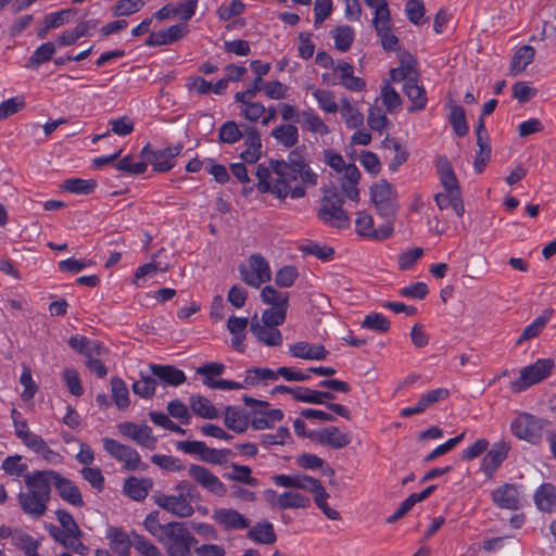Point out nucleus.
Instances as JSON below:
<instances>
[{
	"label": "nucleus",
	"mask_w": 556,
	"mask_h": 556,
	"mask_svg": "<svg viewBox=\"0 0 556 556\" xmlns=\"http://www.w3.org/2000/svg\"><path fill=\"white\" fill-rule=\"evenodd\" d=\"M224 417L225 426L237 433L244 432L249 427L248 416L239 407L227 406Z\"/></svg>",
	"instance_id": "72a5a7b5"
},
{
	"label": "nucleus",
	"mask_w": 556,
	"mask_h": 556,
	"mask_svg": "<svg viewBox=\"0 0 556 556\" xmlns=\"http://www.w3.org/2000/svg\"><path fill=\"white\" fill-rule=\"evenodd\" d=\"M153 482L150 479L130 477L125 480L124 492L135 501H142L148 496Z\"/></svg>",
	"instance_id": "f704fd0d"
},
{
	"label": "nucleus",
	"mask_w": 556,
	"mask_h": 556,
	"mask_svg": "<svg viewBox=\"0 0 556 556\" xmlns=\"http://www.w3.org/2000/svg\"><path fill=\"white\" fill-rule=\"evenodd\" d=\"M63 531L64 530L54 525H50L48 527V532L55 542L78 555H87L88 547L81 542V540L74 539V536L72 538L70 534L67 535V533H64Z\"/></svg>",
	"instance_id": "c85d7f7f"
},
{
	"label": "nucleus",
	"mask_w": 556,
	"mask_h": 556,
	"mask_svg": "<svg viewBox=\"0 0 556 556\" xmlns=\"http://www.w3.org/2000/svg\"><path fill=\"white\" fill-rule=\"evenodd\" d=\"M301 489H290L281 493L279 500V509L308 508L311 498L300 492Z\"/></svg>",
	"instance_id": "473e14b6"
},
{
	"label": "nucleus",
	"mask_w": 556,
	"mask_h": 556,
	"mask_svg": "<svg viewBox=\"0 0 556 556\" xmlns=\"http://www.w3.org/2000/svg\"><path fill=\"white\" fill-rule=\"evenodd\" d=\"M105 538L109 541L110 548L117 556H130V548L134 546L128 533L118 527H109Z\"/></svg>",
	"instance_id": "5701e85b"
},
{
	"label": "nucleus",
	"mask_w": 556,
	"mask_h": 556,
	"mask_svg": "<svg viewBox=\"0 0 556 556\" xmlns=\"http://www.w3.org/2000/svg\"><path fill=\"white\" fill-rule=\"evenodd\" d=\"M396 191L387 180H381L370 189L371 201L378 214L384 218H394L399 204Z\"/></svg>",
	"instance_id": "6e6552de"
},
{
	"label": "nucleus",
	"mask_w": 556,
	"mask_h": 556,
	"mask_svg": "<svg viewBox=\"0 0 556 556\" xmlns=\"http://www.w3.org/2000/svg\"><path fill=\"white\" fill-rule=\"evenodd\" d=\"M151 462L168 471H180L185 468L184 463L179 458L169 455L154 454L151 456Z\"/></svg>",
	"instance_id": "e2e57ef3"
},
{
	"label": "nucleus",
	"mask_w": 556,
	"mask_h": 556,
	"mask_svg": "<svg viewBox=\"0 0 556 556\" xmlns=\"http://www.w3.org/2000/svg\"><path fill=\"white\" fill-rule=\"evenodd\" d=\"M240 103L242 104L241 114L250 122L258 121L266 112L264 104L254 102L253 99Z\"/></svg>",
	"instance_id": "0e129e2a"
},
{
	"label": "nucleus",
	"mask_w": 556,
	"mask_h": 556,
	"mask_svg": "<svg viewBox=\"0 0 556 556\" xmlns=\"http://www.w3.org/2000/svg\"><path fill=\"white\" fill-rule=\"evenodd\" d=\"M131 389L136 395L142 399H151L155 394L156 380L152 375L140 372V379L134 382Z\"/></svg>",
	"instance_id": "c03bdc74"
},
{
	"label": "nucleus",
	"mask_w": 556,
	"mask_h": 556,
	"mask_svg": "<svg viewBox=\"0 0 556 556\" xmlns=\"http://www.w3.org/2000/svg\"><path fill=\"white\" fill-rule=\"evenodd\" d=\"M333 71L338 73L340 84L348 90L362 91L365 89L366 83L362 78L354 76L352 64L341 61L336 64Z\"/></svg>",
	"instance_id": "a878e982"
},
{
	"label": "nucleus",
	"mask_w": 556,
	"mask_h": 556,
	"mask_svg": "<svg viewBox=\"0 0 556 556\" xmlns=\"http://www.w3.org/2000/svg\"><path fill=\"white\" fill-rule=\"evenodd\" d=\"M188 33V25L176 24L168 28L161 29L156 33H151L147 39L148 46H166L170 45Z\"/></svg>",
	"instance_id": "b1692460"
},
{
	"label": "nucleus",
	"mask_w": 556,
	"mask_h": 556,
	"mask_svg": "<svg viewBox=\"0 0 556 556\" xmlns=\"http://www.w3.org/2000/svg\"><path fill=\"white\" fill-rule=\"evenodd\" d=\"M17 498L18 504L25 514L34 518H39L45 515L49 498H46L38 493H34L30 490L21 492Z\"/></svg>",
	"instance_id": "412c9836"
},
{
	"label": "nucleus",
	"mask_w": 556,
	"mask_h": 556,
	"mask_svg": "<svg viewBox=\"0 0 556 556\" xmlns=\"http://www.w3.org/2000/svg\"><path fill=\"white\" fill-rule=\"evenodd\" d=\"M55 515H56L58 521L61 525L60 528L62 530H64L63 531L64 533H67V535L70 534L72 538L74 536V539H78V540L81 539L83 532L79 529V527H78L77 522L75 521V519L73 518V516L68 511L63 510V509H58Z\"/></svg>",
	"instance_id": "603ef678"
},
{
	"label": "nucleus",
	"mask_w": 556,
	"mask_h": 556,
	"mask_svg": "<svg viewBox=\"0 0 556 556\" xmlns=\"http://www.w3.org/2000/svg\"><path fill=\"white\" fill-rule=\"evenodd\" d=\"M341 115L349 128H358L364 123V116L348 99H341Z\"/></svg>",
	"instance_id": "49530a36"
},
{
	"label": "nucleus",
	"mask_w": 556,
	"mask_h": 556,
	"mask_svg": "<svg viewBox=\"0 0 556 556\" xmlns=\"http://www.w3.org/2000/svg\"><path fill=\"white\" fill-rule=\"evenodd\" d=\"M168 556H191V547L197 539L181 522H172L161 541Z\"/></svg>",
	"instance_id": "39448f33"
},
{
	"label": "nucleus",
	"mask_w": 556,
	"mask_h": 556,
	"mask_svg": "<svg viewBox=\"0 0 556 556\" xmlns=\"http://www.w3.org/2000/svg\"><path fill=\"white\" fill-rule=\"evenodd\" d=\"M553 313L554 311L552 308L544 309L539 317L523 329L520 337L517 339L516 344L521 345L525 341L536 338L551 320Z\"/></svg>",
	"instance_id": "2f4dec72"
},
{
	"label": "nucleus",
	"mask_w": 556,
	"mask_h": 556,
	"mask_svg": "<svg viewBox=\"0 0 556 556\" xmlns=\"http://www.w3.org/2000/svg\"><path fill=\"white\" fill-rule=\"evenodd\" d=\"M299 277L298 269L294 266L287 265L281 267L275 276V283L280 288L291 287Z\"/></svg>",
	"instance_id": "774afa93"
},
{
	"label": "nucleus",
	"mask_w": 556,
	"mask_h": 556,
	"mask_svg": "<svg viewBox=\"0 0 556 556\" xmlns=\"http://www.w3.org/2000/svg\"><path fill=\"white\" fill-rule=\"evenodd\" d=\"M256 188L261 193L270 192L279 199L305 195V186L317 185V174L306 164L302 154L294 150L288 160H270L269 167L260 164L256 168Z\"/></svg>",
	"instance_id": "f257e3e1"
},
{
	"label": "nucleus",
	"mask_w": 556,
	"mask_h": 556,
	"mask_svg": "<svg viewBox=\"0 0 556 556\" xmlns=\"http://www.w3.org/2000/svg\"><path fill=\"white\" fill-rule=\"evenodd\" d=\"M149 369L156 382L159 381L165 386L178 387L186 381L185 372L172 365L152 364Z\"/></svg>",
	"instance_id": "4be33fe9"
},
{
	"label": "nucleus",
	"mask_w": 556,
	"mask_h": 556,
	"mask_svg": "<svg viewBox=\"0 0 556 556\" xmlns=\"http://www.w3.org/2000/svg\"><path fill=\"white\" fill-rule=\"evenodd\" d=\"M80 475L93 489L102 491L104 489V477L100 468L84 466Z\"/></svg>",
	"instance_id": "bf43d9fd"
},
{
	"label": "nucleus",
	"mask_w": 556,
	"mask_h": 556,
	"mask_svg": "<svg viewBox=\"0 0 556 556\" xmlns=\"http://www.w3.org/2000/svg\"><path fill=\"white\" fill-rule=\"evenodd\" d=\"M510 446L505 441H498L493 444L492 448L485 454L481 462V470L489 478H493L496 470L506 459Z\"/></svg>",
	"instance_id": "4468645a"
},
{
	"label": "nucleus",
	"mask_w": 556,
	"mask_h": 556,
	"mask_svg": "<svg viewBox=\"0 0 556 556\" xmlns=\"http://www.w3.org/2000/svg\"><path fill=\"white\" fill-rule=\"evenodd\" d=\"M247 538L264 545H271L277 541L274 526L269 521L257 522L251 527L247 533Z\"/></svg>",
	"instance_id": "7c9ffc66"
},
{
	"label": "nucleus",
	"mask_w": 556,
	"mask_h": 556,
	"mask_svg": "<svg viewBox=\"0 0 556 556\" xmlns=\"http://www.w3.org/2000/svg\"><path fill=\"white\" fill-rule=\"evenodd\" d=\"M238 270L241 279L253 288H258L262 283L271 279L269 264L261 254H252L249 258V265H240Z\"/></svg>",
	"instance_id": "1a4fd4ad"
},
{
	"label": "nucleus",
	"mask_w": 556,
	"mask_h": 556,
	"mask_svg": "<svg viewBox=\"0 0 556 556\" xmlns=\"http://www.w3.org/2000/svg\"><path fill=\"white\" fill-rule=\"evenodd\" d=\"M155 503L159 507L180 518L190 517L194 513L192 505L181 495L160 494L155 496Z\"/></svg>",
	"instance_id": "2eb2a0df"
},
{
	"label": "nucleus",
	"mask_w": 556,
	"mask_h": 556,
	"mask_svg": "<svg viewBox=\"0 0 556 556\" xmlns=\"http://www.w3.org/2000/svg\"><path fill=\"white\" fill-rule=\"evenodd\" d=\"M334 46L338 50L348 51L354 41V30L348 25L338 26L333 29Z\"/></svg>",
	"instance_id": "3c124183"
},
{
	"label": "nucleus",
	"mask_w": 556,
	"mask_h": 556,
	"mask_svg": "<svg viewBox=\"0 0 556 556\" xmlns=\"http://www.w3.org/2000/svg\"><path fill=\"white\" fill-rule=\"evenodd\" d=\"M230 467L232 471L226 475L229 480L241 482L250 486H256L258 484L257 479L251 476L252 470L249 466L233 463Z\"/></svg>",
	"instance_id": "8fccbe9b"
},
{
	"label": "nucleus",
	"mask_w": 556,
	"mask_h": 556,
	"mask_svg": "<svg viewBox=\"0 0 556 556\" xmlns=\"http://www.w3.org/2000/svg\"><path fill=\"white\" fill-rule=\"evenodd\" d=\"M318 105L327 113H334L338 111V104L332 91L325 89H315L313 92Z\"/></svg>",
	"instance_id": "13d9d810"
},
{
	"label": "nucleus",
	"mask_w": 556,
	"mask_h": 556,
	"mask_svg": "<svg viewBox=\"0 0 556 556\" xmlns=\"http://www.w3.org/2000/svg\"><path fill=\"white\" fill-rule=\"evenodd\" d=\"M548 424L547 419L525 413L513 420L510 430L518 439L539 444L542 441V432Z\"/></svg>",
	"instance_id": "423d86ee"
},
{
	"label": "nucleus",
	"mask_w": 556,
	"mask_h": 556,
	"mask_svg": "<svg viewBox=\"0 0 556 556\" xmlns=\"http://www.w3.org/2000/svg\"><path fill=\"white\" fill-rule=\"evenodd\" d=\"M384 149L392 150L394 152L393 157L390 160L389 168L391 172H396L399 167L404 164L408 159V151L402 147L395 139L386 137L382 141Z\"/></svg>",
	"instance_id": "58836bf2"
},
{
	"label": "nucleus",
	"mask_w": 556,
	"mask_h": 556,
	"mask_svg": "<svg viewBox=\"0 0 556 556\" xmlns=\"http://www.w3.org/2000/svg\"><path fill=\"white\" fill-rule=\"evenodd\" d=\"M289 352L293 357L303 359L323 361L328 352L321 344H311L306 341H300L289 346Z\"/></svg>",
	"instance_id": "393cba45"
},
{
	"label": "nucleus",
	"mask_w": 556,
	"mask_h": 556,
	"mask_svg": "<svg viewBox=\"0 0 556 556\" xmlns=\"http://www.w3.org/2000/svg\"><path fill=\"white\" fill-rule=\"evenodd\" d=\"M250 330L261 343L267 346H279L282 344V334L277 326H269L257 320V315L252 318Z\"/></svg>",
	"instance_id": "6ab92c4d"
},
{
	"label": "nucleus",
	"mask_w": 556,
	"mask_h": 556,
	"mask_svg": "<svg viewBox=\"0 0 556 556\" xmlns=\"http://www.w3.org/2000/svg\"><path fill=\"white\" fill-rule=\"evenodd\" d=\"M555 367L552 358H538L519 371V377L510 382V389L514 392H522L533 384L540 383L547 379Z\"/></svg>",
	"instance_id": "20e7f679"
},
{
	"label": "nucleus",
	"mask_w": 556,
	"mask_h": 556,
	"mask_svg": "<svg viewBox=\"0 0 556 556\" xmlns=\"http://www.w3.org/2000/svg\"><path fill=\"white\" fill-rule=\"evenodd\" d=\"M304 118L305 127L316 134L328 135L330 132L329 127L324 123V121L313 112L303 111L301 114Z\"/></svg>",
	"instance_id": "680f3d73"
},
{
	"label": "nucleus",
	"mask_w": 556,
	"mask_h": 556,
	"mask_svg": "<svg viewBox=\"0 0 556 556\" xmlns=\"http://www.w3.org/2000/svg\"><path fill=\"white\" fill-rule=\"evenodd\" d=\"M445 193H438L434 201L440 210L452 207L457 216H463L465 208L459 190H445Z\"/></svg>",
	"instance_id": "c9c22d12"
},
{
	"label": "nucleus",
	"mask_w": 556,
	"mask_h": 556,
	"mask_svg": "<svg viewBox=\"0 0 556 556\" xmlns=\"http://www.w3.org/2000/svg\"><path fill=\"white\" fill-rule=\"evenodd\" d=\"M491 497L492 502L502 509L517 510L521 506L518 489L513 483H505L496 488Z\"/></svg>",
	"instance_id": "dca6fc26"
},
{
	"label": "nucleus",
	"mask_w": 556,
	"mask_h": 556,
	"mask_svg": "<svg viewBox=\"0 0 556 556\" xmlns=\"http://www.w3.org/2000/svg\"><path fill=\"white\" fill-rule=\"evenodd\" d=\"M534 55L535 49L533 47L525 45L521 48H519L514 54L510 62V75L516 76L522 73L526 70V67L533 62Z\"/></svg>",
	"instance_id": "4c0bfd02"
},
{
	"label": "nucleus",
	"mask_w": 556,
	"mask_h": 556,
	"mask_svg": "<svg viewBox=\"0 0 556 556\" xmlns=\"http://www.w3.org/2000/svg\"><path fill=\"white\" fill-rule=\"evenodd\" d=\"M182 148V144H176L163 150H152L151 146L148 143L143 147L141 155L147 162L153 165L155 172L164 173L174 167V159L180 154Z\"/></svg>",
	"instance_id": "9b49d317"
},
{
	"label": "nucleus",
	"mask_w": 556,
	"mask_h": 556,
	"mask_svg": "<svg viewBox=\"0 0 556 556\" xmlns=\"http://www.w3.org/2000/svg\"><path fill=\"white\" fill-rule=\"evenodd\" d=\"M53 470H41L26 473L24 482L27 490L38 493L50 500L51 485L53 484Z\"/></svg>",
	"instance_id": "a211bd4d"
},
{
	"label": "nucleus",
	"mask_w": 556,
	"mask_h": 556,
	"mask_svg": "<svg viewBox=\"0 0 556 556\" xmlns=\"http://www.w3.org/2000/svg\"><path fill=\"white\" fill-rule=\"evenodd\" d=\"M198 0H184L178 4H166L154 13V18L164 21L173 17H180L184 21H189L195 13Z\"/></svg>",
	"instance_id": "f3484780"
},
{
	"label": "nucleus",
	"mask_w": 556,
	"mask_h": 556,
	"mask_svg": "<svg viewBox=\"0 0 556 556\" xmlns=\"http://www.w3.org/2000/svg\"><path fill=\"white\" fill-rule=\"evenodd\" d=\"M343 198L336 191L331 189H325V194L321 199V205L317 212V217L325 223L326 225L344 229L350 225V217L348 213L343 210Z\"/></svg>",
	"instance_id": "7ed1b4c3"
},
{
	"label": "nucleus",
	"mask_w": 556,
	"mask_h": 556,
	"mask_svg": "<svg viewBox=\"0 0 556 556\" xmlns=\"http://www.w3.org/2000/svg\"><path fill=\"white\" fill-rule=\"evenodd\" d=\"M378 36L380 37L381 45L386 50L393 51L397 46V38L395 35L391 33V22L390 18L384 21H380L374 24Z\"/></svg>",
	"instance_id": "de8ad7c7"
},
{
	"label": "nucleus",
	"mask_w": 556,
	"mask_h": 556,
	"mask_svg": "<svg viewBox=\"0 0 556 556\" xmlns=\"http://www.w3.org/2000/svg\"><path fill=\"white\" fill-rule=\"evenodd\" d=\"M103 448L111 457L123 464V469L126 471L146 470L148 465L141 462L139 453L131 446L122 444L121 442L111 439H102Z\"/></svg>",
	"instance_id": "0eeeda50"
},
{
	"label": "nucleus",
	"mask_w": 556,
	"mask_h": 556,
	"mask_svg": "<svg viewBox=\"0 0 556 556\" xmlns=\"http://www.w3.org/2000/svg\"><path fill=\"white\" fill-rule=\"evenodd\" d=\"M270 135L276 140L277 144L286 149L293 148L299 141V129L295 125L290 123L276 126Z\"/></svg>",
	"instance_id": "c756f323"
},
{
	"label": "nucleus",
	"mask_w": 556,
	"mask_h": 556,
	"mask_svg": "<svg viewBox=\"0 0 556 556\" xmlns=\"http://www.w3.org/2000/svg\"><path fill=\"white\" fill-rule=\"evenodd\" d=\"M534 503L541 511H556V488L552 483H543L533 495Z\"/></svg>",
	"instance_id": "cd10ccee"
},
{
	"label": "nucleus",
	"mask_w": 556,
	"mask_h": 556,
	"mask_svg": "<svg viewBox=\"0 0 556 556\" xmlns=\"http://www.w3.org/2000/svg\"><path fill=\"white\" fill-rule=\"evenodd\" d=\"M448 121L453 127L454 132L458 137H464L468 134L469 127L466 119V113L463 106L452 104Z\"/></svg>",
	"instance_id": "37998d69"
},
{
	"label": "nucleus",
	"mask_w": 556,
	"mask_h": 556,
	"mask_svg": "<svg viewBox=\"0 0 556 556\" xmlns=\"http://www.w3.org/2000/svg\"><path fill=\"white\" fill-rule=\"evenodd\" d=\"M212 519L226 531L250 528V520L232 508L215 509Z\"/></svg>",
	"instance_id": "ddd939ff"
},
{
	"label": "nucleus",
	"mask_w": 556,
	"mask_h": 556,
	"mask_svg": "<svg viewBox=\"0 0 556 556\" xmlns=\"http://www.w3.org/2000/svg\"><path fill=\"white\" fill-rule=\"evenodd\" d=\"M263 303L275 307H289V293L276 290L273 286H266L261 291Z\"/></svg>",
	"instance_id": "79ce46f5"
},
{
	"label": "nucleus",
	"mask_w": 556,
	"mask_h": 556,
	"mask_svg": "<svg viewBox=\"0 0 556 556\" xmlns=\"http://www.w3.org/2000/svg\"><path fill=\"white\" fill-rule=\"evenodd\" d=\"M187 471L189 478L205 491L219 497L227 494L225 483L208 468L202 465L191 464Z\"/></svg>",
	"instance_id": "9d476101"
},
{
	"label": "nucleus",
	"mask_w": 556,
	"mask_h": 556,
	"mask_svg": "<svg viewBox=\"0 0 556 556\" xmlns=\"http://www.w3.org/2000/svg\"><path fill=\"white\" fill-rule=\"evenodd\" d=\"M134 547L141 556H164L156 545L142 535L134 533Z\"/></svg>",
	"instance_id": "69168bd1"
},
{
	"label": "nucleus",
	"mask_w": 556,
	"mask_h": 556,
	"mask_svg": "<svg viewBox=\"0 0 556 556\" xmlns=\"http://www.w3.org/2000/svg\"><path fill=\"white\" fill-rule=\"evenodd\" d=\"M144 529L153 535L159 542L163 541V536L168 530V527L172 526V522H167L162 525L159 519V513L152 511L150 513L144 521H143Z\"/></svg>",
	"instance_id": "09e8293b"
},
{
	"label": "nucleus",
	"mask_w": 556,
	"mask_h": 556,
	"mask_svg": "<svg viewBox=\"0 0 556 556\" xmlns=\"http://www.w3.org/2000/svg\"><path fill=\"white\" fill-rule=\"evenodd\" d=\"M273 481L277 486L286 489H302L314 494V502L317 507L330 520H339L340 514L338 510L329 507L327 498L329 494L325 490L321 482L307 475H275Z\"/></svg>",
	"instance_id": "f03ea898"
},
{
	"label": "nucleus",
	"mask_w": 556,
	"mask_h": 556,
	"mask_svg": "<svg viewBox=\"0 0 556 556\" xmlns=\"http://www.w3.org/2000/svg\"><path fill=\"white\" fill-rule=\"evenodd\" d=\"M316 440L321 445H329L332 448H342L351 443L349 433L342 432L338 427H327L316 434Z\"/></svg>",
	"instance_id": "bb28decb"
},
{
	"label": "nucleus",
	"mask_w": 556,
	"mask_h": 556,
	"mask_svg": "<svg viewBox=\"0 0 556 556\" xmlns=\"http://www.w3.org/2000/svg\"><path fill=\"white\" fill-rule=\"evenodd\" d=\"M53 485L60 497L65 502L77 507H81L84 505L83 496L78 486L56 471H54L53 476Z\"/></svg>",
	"instance_id": "aec40b11"
},
{
	"label": "nucleus",
	"mask_w": 556,
	"mask_h": 556,
	"mask_svg": "<svg viewBox=\"0 0 556 556\" xmlns=\"http://www.w3.org/2000/svg\"><path fill=\"white\" fill-rule=\"evenodd\" d=\"M362 327L372 329L378 332H387L390 329V321L382 314L370 313L363 320Z\"/></svg>",
	"instance_id": "338daca9"
},
{
	"label": "nucleus",
	"mask_w": 556,
	"mask_h": 556,
	"mask_svg": "<svg viewBox=\"0 0 556 556\" xmlns=\"http://www.w3.org/2000/svg\"><path fill=\"white\" fill-rule=\"evenodd\" d=\"M404 93L407 96L412 105L408 108L409 112L422 110L427 104L426 90L419 86L416 80H408L404 83Z\"/></svg>",
	"instance_id": "e433bc0d"
},
{
	"label": "nucleus",
	"mask_w": 556,
	"mask_h": 556,
	"mask_svg": "<svg viewBox=\"0 0 556 556\" xmlns=\"http://www.w3.org/2000/svg\"><path fill=\"white\" fill-rule=\"evenodd\" d=\"M242 132L236 122L228 121L220 126L218 136L222 142L232 144L242 138Z\"/></svg>",
	"instance_id": "6e6d98bb"
},
{
	"label": "nucleus",
	"mask_w": 556,
	"mask_h": 556,
	"mask_svg": "<svg viewBox=\"0 0 556 556\" xmlns=\"http://www.w3.org/2000/svg\"><path fill=\"white\" fill-rule=\"evenodd\" d=\"M76 13L77 9L72 8L50 13L45 16L43 24H47V28H58L67 23Z\"/></svg>",
	"instance_id": "4d7b16f0"
},
{
	"label": "nucleus",
	"mask_w": 556,
	"mask_h": 556,
	"mask_svg": "<svg viewBox=\"0 0 556 556\" xmlns=\"http://www.w3.org/2000/svg\"><path fill=\"white\" fill-rule=\"evenodd\" d=\"M278 369L276 371L266 367H255L247 371L244 386H256L264 380H277Z\"/></svg>",
	"instance_id": "5fc2aeb1"
},
{
	"label": "nucleus",
	"mask_w": 556,
	"mask_h": 556,
	"mask_svg": "<svg viewBox=\"0 0 556 556\" xmlns=\"http://www.w3.org/2000/svg\"><path fill=\"white\" fill-rule=\"evenodd\" d=\"M117 428L121 434L134 440L137 444L151 451L155 450L157 439L152 434L151 427L126 421L119 424Z\"/></svg>",
	"instance_id": "f8f14e48"
},
{
	"label": "nucleus",
	"mask_w": 556,
	"mask_h": 556,
	"mask_svg": "<svg viewBox=\"0 0 556 556\" xmlns=\"http://www.w3.org/2000/svg\"><path fill=\"white\" fill-rule=\"evenodd\" d=\"M190 406L193 413L202 418L215 419L219 416L216 407L208 399L202 395H192L190 397Z\"/></svg>",
	"instance_id": "ea45409f"
},
{
	"label": "nucleus",
	"mask_w": 556,
	"mask_h": 556,
	"mask_svg": "<svg viewBox=\"0 0 556 556\" xmlns=\"http://www.w3.org/2000/svg\"><path fill=\"white\" fill-rule=\"evenodd\" d=\"M355 229L358 236L371 238L376 236L372 217L365 213L358 212L355 219Z\"/></svg>",
	"instance_id": "052dcab7"
},
{
	"label": "nucleus",
	"mask_w": 556,
	"mask_h": 556,
	"mask_svg": "<svg viewBox=\"0 0 556 556\" xmlns=\"http://www.w3.org/2000/svg\"><path fill=\"white\" fill-rule=\"evenodd\" d=\"M94 179L70 178L64 180L62 188L75 194H89L97 188Z\"/></svg>",
	"instance_id": "a18cd8bd"
},
{
	"label": "nucleus",
	"mask_w": 556,
	"mask_h": 556,
	"mask_svg": "<svg viewBox=\"0 0 556 556\" xmlns=\"http://www.w3.org/2000/svg\"><path fill=\"white\" fill-rule=\"evenodd\" d=\"M111 392L117 408L124 409L129 406V391L126 383L119 377H113L111 379Z\"/></svg>",
	"instance_id": "a19ab883"
},
{
	"label": "nucleus",
	"mask_w": 556,
	"mask_h": 556,
	"mask_svg": "<svg viewBox=\"0 0 556 556\" xmlns=\"http://www.w3.org/2000/svg\"><path fill=\"white\" fill-rule=\"evenodd\" d=\"M144 4L146 0H119L111 8V13L115 17L129 16L140 11Z\"/></svg>",
	"instance_id": "864d4df0"
}]
</instances>
